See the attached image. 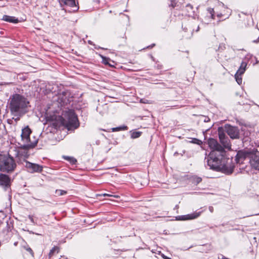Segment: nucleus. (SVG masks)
Segmentation results:
<instances>
[{"label":"nucleus","instance_id":"1","mask_svg":"<svg viewBox=\"0 0 259 259\" xmlns=\"http://www.w3.org/2000/svg\"><path fill=\"white\" fill-rule=\"evenodd\" d=\"M218 132L220 141L223 146L215 139L210 138L208 140V145L212 150L207 157V165L211 169L230 175L233 172L235 164L232 159L227 157L224 148L230 150L231 144L229 138L224 133L223 127H219Z\"/></svg>","mask_w":259,"mask_h":259},{"label":"nucleus","instance_id":"2","mask_svg":"<svg viewBox=\"0 0 259 259\" xmlns=\"http://www.w3.org/2000/svg\"><path fill=\"white\" fill-rule=\"evenodd\" d=\"M29 102L24 96L15 94L11 96L9 101V109L11 114L19 120L28 111Z\"/></svg>","mask_w":259,"mask_h":259},{"label":"nucleus","instance_id":"3","mask_svg":"<svg viewBox=\"0 0 259 259\" xmlns=\"http://www.w3.org/2000/svg\"><path fill=\"white\" fill-rule=\"evenodd\" d=\"M31 133L30 128L26 126L22 130L21 135V140L18 144L21 148L23 149H30L33 148L37 143V140L34 139L31 141L30 135Z\"/></svg>","mask_w":259,"mask_h":259},{"label":"nucleus","instance_id":"4","mask_svg":"<svg viewBox=\"0 0 259 259\" xmlns=\"http://www.w3.org/2000/svg\"><path fill=\"white\" fill-rule=\"evenodd\" d=\"M16 167V163L10 155L0 154V170L4 172H12Z\"/></svg>","mask_w":259,"mask_h":259},{"label":"nucleus","instance_id":"5","mask_svg":"<svg viewBox=\"0 0 259 259\" xmlns=\"http://www.w3.org/2000/svg\"><path fill=\"white\" fill-rule=\"evenodd\" d=\"M65 118L62 119V124L68 130L76 128L79 126L77 116L72 111H69L65 114Z\"/></svg>","mask_w":259,"mask_h":259},{"label":"nucleus","instance_id":"6","mask_svg":"<svg viewBox=\"0 0 259 259\" xmlns=\"http://www.w3.org/2000/svg\"><path fill=\"white\" fill-rule=\"evenodd\" d=\"M223 128L224 130V133H226L231 139H238L239 138V130L237 126L227 124Z\"/></svg>","mask_w":259,"mask_h":259},{"label":"nucleus","instance_id":"7","mask_svg":"<svg viewBox=\"0 0 259 259\" xmlns=\"http://www.w3.org/2000/svg\"><path fill=\"white\" fill-rule=\"evenodd\" d=\"M22 163L29 172H40L42 170V167L39 164L31 163L27 160H24V162Z\"/></svg>","mask_w":259,"mask_h":259},{"label":"nucleus","instance_id":"8","mask_svg":"<svg viewBox=\"0 0 259 259\" xmlns=\"http://www.w3.org/2000/svg\"><path fill=\"white\" fill-rule=\"evenodd\" d=\"M249 155L250 152L248 151L243 150L239 151L235 157V161L236 163L238 164H242L243 161L247 157L249 156Z\"/></svg>","mask_w":259,"mask_h":259},{"label":"nucleus","instance_id":"9","mask_svg":"<svg viewBox=\"0 0 259 259\" xmlns=\"http://www.w3.org/2000/svg\"><path fill=\"white\" fill-rule=\"evenodd\" d=\"M251 166L256 170H259V155L256 154L252 155L250 157Z\"/></svg>","mask_w":259,"mask_h":259},{"label":"nucleus","instance_id":"10","mask_svg":"<svg viewBox=\"0 0 259 259\" xmlns=\"http://www.w3.org/2000/svg\"><path fill=\"white\" fill-rule=\"evenodd\" d=\"M10 184V179L9 177L6 175L0 174V186L6 188L9 187Z\"/></svg>","mask_w":259,"mask_h":259},{"label":"nucleus","instance_id":"11","mask_svg":"<svg viewBox=\"0 0 259 259\" xmlns=\"http://www.w3.org/2000/svg\"><path fill=\"white\" fill-rule=\"evenodd\" d=\"M19 150L18 152V156L19 157L20 161L21 162V159H23V161L26 160L25 159L27 158L29 156V154L28 152L29 149H23L21 148L19 146Z\"/></svg>","mask_w":259,"mask_h":259},{"label":"nucleus","instance_id":"12","mask_svg":"<svg viewBox=\"0 0 259 259\" xmlns=\"http://www.w3.org/2000/svg\"><path fill=\"white\" fill-rule=\"evenodd\" d=\"M61 4H64L71 8H74V11H77L79 7L76 5L75 0H59Z\"/></svg>","mask_w":259,"mask_h":259},{"label":"nucleus","instance_id":"13","mask_svg":"<svg viewBox=\"0 0 259 259\" xmlns=\"http://www.w3.org/2000/svg\"><path fill=\"white\" fill-rule=\"evenodd\" d=\"M2 20L6 22L15 24L19 22L18 18H16L15 17L6 15L3 16Z\"/></svg>","mask_w":259,"mask_h":259},{"label":"nucleus","instance_id":"14","mask_svg":"<svg viewBox=\"0 0 259 259\" xmlns=\"http://www.w3.org/2000/svg\"><path fill=\"white\" fill-rule=\"evenodd\" d=\"M201 211H199V212H195L190 214L183 215V216H182V220H186L194 219H196V218H198V217H199L200 215L201 214Z\"/></svg>","mask_w":259,"mask_h":259},{"label":"nucleus","instance_id":"15","mask_svg":"<svg viewBox=\"0 0 259 259\" xmlns=\"http://www.w3.org/2000/svg\"><path fill=\"white\" fill-rule=\"evenodd\" d=\"M185 14L188 16H192L194 13L193 7L190 4H187L184 9Z\"/></svg>","mask_w":259,"mask_h":259},{"label":"nucleus","instance_id":"16","mask_svg":"<svg viewBox=\"0 0 259 259\" xmlns=\"http://www.w3.org/2000/svg\"><path fill=\"white\" fill-rule=\"evenodd\" d=\"M247 65V62L244 61H242L237 72H238V73H239L240 75L243 74L246 70Z\"/></svg>","mask_w":259,"mask_h":259},{"label":"nucleus","instance_id":"17","mask_svg":"<svg viewBox=\"0 0 259 259\" xmlns=\"http://www.w3.org/2000/svg\"><path fill=\"white\" fill-rule=\"evenodd\" d=\"M241 75H240V74L238 73V72H236V73L235 75L236 80L239 84H241L242 83V77H241Z\"/></svg>","mask_w":259,"mask_h":259},{"label":"nucleus","instance_id":"18","mask_svg":"<svg viewBox=\"0 0 259 259\" xmlns=\"http://www.w3.org/2000/svg\"><path fill=\"white\" fill-rule=\"evenodd\" d=\"M207 11L209 14V17H210L211 19H214L215 11H214L213 9L209 8L207 9Z\"/></svg>","mask_w":259,"mask_h":259},{"label":"nucleus","instance_id":"19","mask_svg":"<svg viewBox=\"0 0 259 259\" xmlns=\"http://www.w3.org/2000/svg\"><path fill=\"white\" fill-rule=\"evenodd\" d=\"M57 251V253L59 252V248L57 246L54 247L50 251L49 255L50 257H51L52 255H53L55 251Z\"/></svg>","mask_w":259,"mask_h":259},{"label":"nucleus","instance_id":"20","mask_svg":"<svg viewBox=\"0 0 259 259\" xmlns=\"http://www.w3.org/2000/svg\"><path fill=\"white\" fill-rule=\"evenodd\" d=\"M55 193L58 196H62L67 193V192L62 190H56Z\"/></svg>","mask_w":259,"mask_h":259},{"label":"nucleus","instance_id":"21","mask_svg":"<svg viewBox=\"0 0 259 259\" xmlns=\"http://www.w3.org/2000/svg\"><path fill=\"white\" fill-rule=\"evenodd\" d=\"M141 133L140 132H134L131 135V137L133 139L137 138L141 136Z\"/></svg>","mask_w":259,"mask_h":259},{"label":"nucleus","instance_id":"22","mask_svg":"<svg viewBox=\"0 0 259 259\" xmlns=\"http://www.w3.org/2000/svg\"><path fill=\"white\" fill-rule=\"evenodd\" d=\"M202 181V179L200 177H194L193 179V182L195 184H198Z\"/></svg>","mask_w":259,"mask_h":259},{"label":"nucleus","instance_id":"23","mask_svg":"<svg viewBox=\"0 0 259 259\" xmlns=\"http://www.w3.org/2000/svg\"><path fill=\"white\" fill-rule=\"evenodd\" d=\"M66 159L69 160V161L71 163H72V164H74L76 163V162H77V160L76 159H75L73 157H67V158H65Z\"/></svg>","mask_w":259,"mask_h":259},{"label":"nucleus","instance_id":"24","mask_svg":"<svg viewBox=\"0 0 259 259\" xmlns=\"http://www.w3.org/2000/svg\"><path fill=\"white\" fill-rule=\"evenodd\" d=\"M98 196H109V197H113L114 198H119V196L118 195H113L107 193H104L101 194H98Z\"/></svg>","mask_w":259,"mask_h":259},{"label":"nucleus","instance_id":"25","mask_svg":"<svg viewBox=\"0 0 259 259\" xmlns=\"http://www.w3.org/2000/svg\"><path fill=\"white\" fill-rule=\"evenodd\" d=\"M126 128H127L126 126L117 127H115V128H113L112 131L115 132V131H120L121 130H126Z\"/></svg>","mask_w":259,"mask_h":259},{"label":"nucleus","instance_id":"26","mask_svg":"<svg viewBox=\"0 0 259 259\" xmlns=\"http://www.w3.org/2000/svg\"><path fill=\"white\" fill-rule=\"evenodd\" d=\"M177 5V2H176V1H171V4H170V6L171 7H172V8H175Z\"/></svg>","mask_w":259,"mask_h":259},{"label":"nucleus","instance_id":"27","mask_svg":"<svg viewBox=\"0 0 259 259\" xmlns=\"http://www.w3.org/2000/svg\"><path fill=\"white\" fill-rule=\"evenodd\" d=\"M193 143H195V144H199V142H200V141L198 139H194L193 140V142H192Z\"/></svg>","mask_w":259,"mask_h":259},{"label":"nucleus","instance_id":"28","mask_svg":"<svg viewBox=\"0 0 259 259\" xmlns=\"http://www.w3.org/2000/svg\"><path fill=\"white\" fill-rule=\"evenodd\" d=\"M217 14V16L219 18H221L224 14L222 13H219L218 12H216Z\"/></svg>","mask_w":259,"mask_h":259},{"label":"nucleus","instance_id":"29","mask_svg":"<svg viewBox=\"0 0 259 259\" xmlns=\"http://www.w3.org/2000/svg\"><path fill=\"white\" fill-rule=\"evenodd\" d=\"M209 210L211 212H212L213 211V207L212 206H209Z\"/></svg>","mask_w":259,"mask_h":259},{"label":"nucleus","instance_id":"30","mask_svg":"<svg viewBox=\"0 0 259 259\" xmlns=\"http://www.w3.org/2000/svg\"><path fill=\"white\" fill-rule=\"evenodd\" d=\"M162 257H163V258H164V259H171V258H170V257H167V256H165V255H162Z\"/></svg>","mask_w":259,"mask_h":259},{"label":"nucleus","instance_id":"31","mask_svg":"<svg viewBox=\"0 0 259 259\" xmlns=\"http://www.w3.org/2000/svg\"><path fill=\"white\" fill-rule=\"evenodd\" d=\"M59 259H67V258L65 256H61Z\"/></svg>","mask_w":259,"mask_h":259},{"label":"nucleus","instance_id":"32","mask_svg":"<svg viewBox=\"0 0 259 259\" xmlns=\"http://www.w3.org/2000/svg\"><path fill=\"white\" fill-rule=\"evenodd\" d=\"M220 6H221V7H222L223 8L225 9V8L224 7V5L223 4V3H221L220 4Z\"/></svg>","mask_w":259,"mask_h":259},{"label":"nucleus","instance_id":"33","mask_svg":"<svg viewBox=\"0 0 259 259\" xmlns=\"http://www.w3.org/2000/svg\"><path fill=\"white\" fill-rule=\"evenodd\" d=\"M154 46H155V44H152L151 46H148L147 48H152L153 47H154Z\"/></svg>","mask_w":259,"mask_h":259},{"label":"nucleus","instance_id":"34","mask_svg":"<svg viewBox=\"0 0 259 259\" xmlns=\"http://www.w3.org/2000/svg\"><path fill=\"white\" fill-rule=\"evenodd\" d=\"M209 120V118H207V117H205V119H204V121L205 122H208Z\"/></svg>","mask_w":259,"mask_h":259},{"label":"nucleus","instance_id":"35","mask_svg":"<svg viewBox=\"0 0 259 259\" xmlns=\"http://www.w3.org/2000/svg\"><path fill=\"white\" fill-rule=\"evenodd\" d=\"M254 59H255V64H257L258 63V61L257 60V58L254 57Z\"/></svg>","mask_w":259,"mask_h":259},{"label":"nucleus","instance_id":"36","mask_svg":"<svg viewBox=\"0 0 259 259\" xmlns=\"http://www.w3.org/2000/svg\"><path fill=\"white\" fill-rule=\"evenodd\" d=\"M27 250L30 252H32V250L30 248H28Z\"/></svg>","mask_w":259,"mask_h":259},{"label":"nucleus","instance_id":"37","mask_svg":"<svg viewBox=\"0 0 259 259\" xmlns=\"http://www.w3.org/2000/svg\"><path fill=\"white\" fill-rule=\"evenodd\" d=\"M259 41V37L258 38L257 40H253V41L254 42H257L258 41Z\"/></svg>","mask_w":259,"mask_h":259}]
</instances>
